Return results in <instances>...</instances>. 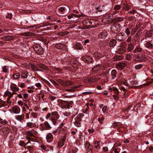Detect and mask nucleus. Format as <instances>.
Listing matches in <instances>:
<instances>
[{
	"label": "nucleus",
	"instance_id": "69168bd1",
	"mask_svg": "<svg viewBox=\"0 0 153 153\" xmlns=\"http://www.w3.org/2000/svg\"><path fill=\"white\" fill-rule=\"evenodd\" d=\"M2 71L5 73L7 72V66H5L3 67L2 69Z\"/></svg>",
	"mask_w": 153,
	"mask_h": 153
},
{
	"label": "nucleus",
	"instance_id": "e2e57ef3",
	"mask_svg": "<svg viewBox=\"0 0 153 153\" xmlns=\"http://www.w3.org/2000/svg\"><path fill=\"white\" fill-rule=\"evenodd\" d=\"M108 109V108L106 105H104L102 108V110L103 112H105Z\"/></svg>",
	"mask_w": 153,
	"mask_h": 153
},
{
	"label": "nucleus",
	"instance_id": "f704fd0d",
	"mask_svg": "<svg viewBox=\"0 0 153 153\" xmlns=\"http://www.w3.org/2000/svg\"><path fill=\"white\" fill-rule=\"evenodd\" d=\"M145 46L149 48L152 49L153 48V45L149 42H147L145 45Z\"/></svg>",
	"mask_w": 153,
	"mask_h": 153
},
{
	"label": "nucleus",
	"instance_id": "37998d69",
	"mask_svg": "<svg viewBox=\"0 0 153 153\" xmlns=\"http://www.w3.org/2000/svg\"><path fill=\"white\" fill-rule=\"evenodd\" d=\"M27 145V144H26V143H25L24 142L23 140H21L20 141V142H19V145L20 146H22L23 147H25Z\"/></svg>",
	"mask_w": 153,
	"mask_h": 153
},
{
	"label": "nucleus",
	"instance_id": "0e129e2a",
	"mask_svg": "<svg viewBox=\"0 0 153 153\" xmlns=\"http://www.w3.org/2000/svg\"><path fill=\"white\" fill-rule=\"evenodd\" d=\"M132 58L131 55L130 54H128L126 56V59L127 60H130Z\"/></svg>",
	"mask_w": 153,
	"mask_h": 153
},
{
	"label": "nucleus",
	"instance_id": "ddd939ff",
	"mask_svg": "<svg viewBox=\"0 0 153 153\" xmlns=\"http://www.w3.org/2000/svg\"><path fill=\"white\" fill-rule=\"evenodd\" d=\"M61 82H62V85L65 87H67V86H71L74 85V83L69 81L66 80L64 82L62 80Z\"/></svg>",
	"mask_w": 153,
	"mask_h": 153
},
{
	"label": "nucleus",
	"instance_id": "49530a36",
	"mask_svg": "<svg viewBox=\"0 0 153 153\" xmlns=\"http://www.w3.org/2000/svg\"><path fill=\"white\" fill-rule=\"evenodd\" d=\"M73 104V101H70L68 102L67 104V106L68 108H70V107H72Z\"/></svg>",
	"mask_w": 153,
	"mask_h": 153
},
{
	"label": "nucleus",
	"instance_id": "393cba45",
	"mask_svg": "<svg viewBox=\"0 0 153 153\" xmlns=\"http://www.w3.org/2000/svg\"><path fill=\"white\" fill-rule=\"evenodd\" d=\"M87 146H88V148L87 149L86 153H91L92 150V147L91 146L89 143H87Z\"/></svg>",
	"mask_w": 153,
	"mask_h": 153
},
{
	"label": "nucleus",
	"instance_id": "423d86ee",
	"mask_svg": "<svg viewBox=\"0 0 153 153\" xmlns=\"http://www.w3.org/2000/svg\"><path fill=\"white\" fill-rule=\"evenodd\" d=\"M126 36L123 33H119L116 36V38L117 40L120 41L124 40L126 39Z\"/></svg>",
	"mask_w": 153,
	"mask_h": 153
},
{
	"label": "nucleus",
	"instance_id": "c03bdc74",
	"mask_svg": "<svg viewBox=\"0 0 153 153\" xmlns=\"http://www.w3.org/2000/svg\"><path fill=\"white\" fill-rule=\"evenodd\" d=\"M11 89L14 91H17L19 90V88L18 87H16V86H12L11 87Z\"/></svg>",
	"mask_w": 153,
	"mask_h": 153
},
{
	"label": "nucleus",
	"instance_id": "c756f323",
	"mask_svg": "<svg viewBox=\"0 0 153 153\" xmlns=\"http://www.w3.org/2000/svg\"><path fill=\"white\" fill-rule=\"evenodd\" d=\"M27 126L30 128H32L36 126L35 123L32 122H28L27 123Z\"/></svg>",
	"mask_w": 153,
	"mask_h": 153
},
{
	"label": "nucleus",
	"instance_id": "bb28decb",
	"mask_svg": "<svg viewBox=\"0 0 153 153\" xmlns=\"http://www.w3.org/2000/svg\"><path fill=\"white\" fill-rule=\"evenodd\" d=\"M79 86H73L70 89H66V91L70 92H73L75 91V89L77 88Z\"/></svg>",
	"mask_w": 153,
	"mask_h": 153
},
{
	"label": "nucleus",
	"instance_id": "3c124183",
	"mask_svg": "<svg viewBox=\"0 0 153 153\" xmlns=\"http://www.w3.org/2000/svg\"><path fill=\"white\" fill-rule=\"evenodd\" d=\"M12 14L11 13H8L7 15L6 16V18L7 19H11L12 18Z\"/></svg>",
	"mask_w": 153,
	"mask_h": 153
},
{
	"label": "nucleus",
	"instance_id": "72a5a7b5",
	"mask_svg": "<svg viewBox=\"0 0 153 153\" xmlns=\"http://www.w3.org/2000/svg\"><path fill=\"white\" fill-rule=\"evenodd\" d=\"M94 143L95 144L94 146L96 149H99L100 148V142L99 141H95Z\"/></svg>",
	"mask_w": 153,
	"mask_h": 153
},
{
	"label": "nucleus",
	"instance_id": "4d7b16f0",
	"mask_svg": "<svg viewBox=\"0 0 153 153\" xmlns=\"http://www.w3.org/2000/svg\"><path fill=\"white\" fill-rule=\"evenodd\" d=\"M142 51V49L139 47H137L135 49L134 51L135 52H140Z\"/></svg>",
	"mask_w": 153,
	"mask_h": 153
},
{
	"label": "nucleus",
	"instance_id": "e433bc0d",
	"mask_svg": "<svg viewBox=\"0 0 153 153\" xmlns=\"http://www.w3.org/2000/svg\"><path fill=\"white\" fill-rule=\"evenodd\" d=\"M68 31L62 32L58 33L57 35L59 36H63L69 34Z\"/></svg>",
	"mask_w": 153,
	"mask_h": 153
},
{
	"label": "nucleus",
	"instance_id": "0eeeda50",
	"mask_svg": "<svg viewBox=\"0 0 153 153\" xmlns=\"http://www.w3.org/2000/svg\"><path fill=\"white\" fill-rule=\"evenodd\" d=\"M40 126H41L42 129L43 130H49L51 128V127L47 121H45L43 124H40Z\"/></svg>",
	"mask_w": 153,
	"mask_h": 153
},
{
	"label": "nucleus",
	"instance_id": "dca6fc26",
	"mask_svg": "<svg viewBox=\"0 0 153 153\" xmlns=\"http://www.w3.org/2000/svg\"><path fill=\"white\" fill-rule=\"evenodd\" d=\"M1 39L4 41H10L13 40L14 37L10 35L5 36L1 38Z\"/></svg>",
	"mask_w": 153,
	"mask_h": 153
},
{
	"label": "nucleus",
	"instance_id": "1a4fd4ad",
	"mask_svg": "<svg viewBox=\"0 0 153 153\" xmlns=\"http://www.w3.org/2000/svg\"><path fill=\"white\" fill-rule=\"evenodd\" d=\"M126 46L127 45H122L120 46H119L118 48V52L119 53H123L126 52Z\"/></svg>",
	"mask_w": 153,
	"mask_h": 153
},
{
	"label": "nucleus",
	"instance_id": "cd10ccee",
	"mask_svg": "<svg viewBox=\"0 0 153 153\" xmlns=\"http://www.w3.org/2000/svg\"><path fill=\"white\" fill-rule=\"evenodd\" d=\"M94 57L97 59H100L101 57V54L98 51L95 52L94 54Z\"/></svg>",
	"mask_w": 153,
	"mask_h": 153
},
{
	"label": "nucleus",
	"instance_id": "13d9d810",
	"mask_svg": "<svg viewBox=\"0 0 153 153\" xmlns=\"http://www.w3.org/2000/svg\"><path fill=\"white\" fill-rule=\"evenodd\" d=\"M69 64H71L72 66L75 69L76 68H77V66L76 65V62H70Z\"/></svg>",
	"mask_w": 153,
	"mask_h": 153
},
{
	"label": "nucleus",
	"instance_id": "20e7f679",
	"mask_svg": "<svg viewBox=\"0 0 153 153\" xmlns=\"http://www.w3.org/2000/svg\"><path fill=\"white\" fill-rule=\"evenodd\" d=\"M111 29L114 33H117L120 31L121 27L119 24H113L111 26Z\"/></svg>",
	"mask_w": 153,
	"mask_h": 153
},
{
	"label": "nucleus",
	"instance_id": "6ab92c4d",
	"mask_svg": "<svg viewBox=\"0 0 153 153\" xmlns=\"http://www.w3.org/2000/svg\"><path fill=\"white\" fill-rule=\"evenodd\" d=\"M127 48H126V51L130 52L134 48V45L131 43H129L128 44Z\"/></svg>",
	"mask_w": 153,
	"mask_h": 153
},
{
	"label": "nucleus",
	"instance_id": "de8ad7c7",
	"mask_svg": "<svg viewBox=\"0 0 153 153\" xmlns=\"http://www.w3.org/2000/svg\"><path fill=\"white\" fill-rule=\"evenodd\" d=\"M62 63L64 64H69L70 63V62L68 61V60L66 59H62Z\"/></svg>",
	"mask_w": 153,
	"mask_h": 153
},
{
	"label": "nucleus",
	"instance_id": "f8f14e48",
	"mask_svg": "<svg viewBox=\"0 0 153 153\" xmlns=\"http://www.w3.org/2000/svg\"><path fill=\"white\" fill-rule=\"evenodd\" d=\"M107 35V32L106 31H103L99 34L98 37L101 39H105L106 38Z\"/></svg>",
	"mask_w": 153,
	"mask_h": 153
},
{
	"label": "nucleus",
	"instance_id": "a19ab883",
	"mask_svg": "<svg viewBox=\"0 0 153 153\" xmlns=\"http://www.w3.org/2000/svg\"><path fill=\"white\" fill-rule=\"evenodd\" d=\"M131 30V28H127L125 29V33L127 35H129L130 33V30Z\"/></svg>",
	"mask_w": 153,
	"mask_h": 153
},
{
	"label": "nucleus",
	"instance_id": "79ce46f5",
	"mask_svg": "<svg viewBox=\"0 0 153 153\" xmlns=\"http://www.w3.org/2000/svg\"><path fill=\"white\" fill-rule=\"evenodd\" d=\"M143 65L142 64H139L136 65L135 66V68L137 70H139L141 69L143 67Z\"/></svg>",
	"mask_w": 153,
	"mask_h": 153
},
{
	"label": "nucleus",
	"instance_id": "58836bf2",
	"mask_svg": "<svg viewBox=\"0 0 153 153\" xmlns=\"http://www.w3.org/2000/svg\"><path fill=\"white\" fill-rule=\"evenodd\" d=\"M26 135L28 136V137H35V136L34 135L33 133L31 131H26Z\"/></svg>",
	"mask_w": 153,
	"mask_h": 153
},
{
	"label": "nucleus",
	"instance_id": "6e6d98bb",
	"mask_svg": "<svg viewBox=\"0 0 153 153\" xmlns=\"http://www.w3.org/2000/svg\"><path fill=\"white\" fill-rule=\"evenodd\" d=\"M20 76L19 74V73H16L13 75V77L14 79H19Z\"/></svg>",
	"mask_w": 153,
	"mask_h": 153
},
{
	"label": "nucleus",
	"instance_id": "f3484780",
	"mask_svg": "<svg viewBox=\"0 0 153 153\" xmlns=\"http://www.w3.org/2000/svg\"><path fill=\"white\" fill-rule=\"evenodd\" d=\"M126 64L123 62H119L116 65V68L119 70H121L126 66Z\"/></svg>",
	"mask_w": 153,
	"mask_h": 153
},
{
	"label": "nucleus",
	"instance_id": "c85d7f7f",
	"mask_svg": "<svg viewBox=\"0 0 153 153\" xmlns=\"http://www.w3.org/2000/svg\"><path fill=\"white\" fill-rule=\"evenodd\" d=\"M123 58L122 56L118 55L114 57V61H118L123 59Z\"/></svg>",
	"mask_w": 153,
	"mask_h": 153
},
{
	"label": "nucleus",
	"instance_id": "473e14b6",
	"mask_svg": "<svg viewBox=\"0 0 153 153\" xmlns=\"http://www.w3.org/2000/svg\"><path fill=\"white\" fill-rule=\"evenodd\" d=\"M52 115H53L56 119H58L59 117V116L58 112L56 111H54L51 113Z\"/></svg>",
	"mask_w": 153,
	"mask_h": 153
},
{
	"label": "nucleus",
	"instance_id": "a18cd8bd",
	"mask_svg": "<svg viewBox=\"0 0 153 153\" xmlns=\"http://www.w3.org/2000/svg\"><path fill=\"white\" fill-rule=\"evenodd\" d=\"M58 10L62 14L64 13L65 10V8L64 7H60L58 8Z\"/></svg>",
	"mask_w": 153,
	"mask_h": 153
},
{
	"label": "nucleus",
	"instance_id": "603ef678",
	"mask_svg": "<svg viewBox=\"0 0 153 153\" xmlns=\"http://www.w3.org/2000/svg\"><path fill=\"white\" fill-rule=\"evenodd\" d=\"M7 123V121L6 120H3L1 119L0 118V124L2 125H4Z\"/></svg>",
	"mask_w": 153,
	"mask_h": 153
},
{
	"label": "nucleus",
	"instance_id": "f257e3e1",
	"mask_svg": "<svg viewBox=\"0 0 153 153\" xmlns=\"http://www.w3.org/2000/svg\"><path fill=\"white\" fill-rule=\"evenodd\" d=\"M96 22L94 20L88 19L83 21V23L86 28H91L95 26Z\"/></svg>",
	"mask_w": 153,
	"mask_h": 153
},
{
	"label": "nucleus",
	"instance_id": "bf43d9fd",
	"mask_svg": "<svg viewBox=\"0 0 153 153\" xmlns=\"http://www.w3.org/2000/svg\"><path fill=\"white\" fill-rule=\"evenodd\" d=\"M6 102L0 99V106H2L6 105Z\"/></svg>",
	"mask_w": 153,
	"mask_h": 153
},
{
	"label": "nucleus",
	"instance_id": "ea45409f",
	"mask_svg": "<svg viewBox=\"0 0 153 153\" xmlns=\"http://www.w3.org/2000/svg\"><path fill=\"white\" fill-rule=\"evenodd\" d=\"M124 6L123 7V9L125 10H128L131 9V7L130 5L126 4H124Z\"/></svg>",
	"mask_w": 153,
	"mask_h": 153
},
{
	"label": "nucleus",
	"instance_id": "7c9ffc66",
	"mask_svg": "<svg viewBox=\"0 0 153 153\" xmlns=\"http://www.w3.org/2000/svg\"><path fill=\"white\" fill-rule=\"evenodd\" d=\"M28 74V73L27 71H23L21 74L22 77L23 78H26L27 77Z\"/></svg>",
	"mask_w": 153,
	"mask_h": 153
},
{
	"label": "nucleus",
	"instance_id": "4468645a",
	"mask_svg": "<svg viewBox=\"0 0 153 153\" xmlns=\"http://www.w3.org/2000/svg\"><path fill=\"white\" fill-rule=\"evenodd\" d=\"M65 141V137H62L60 139L58 142V146L59 148H61L64 145V143Z\"/></svg>",
	"mask_w": 153,
	"mask_h": 153
},
{
	"label": "nucleus",
	"instance_id": "5701e85b",
	"mask_svg": "<svg viewBox=\"0 0 153 153\" xmlns=\"http://www.w3.org/2000/svg\"><path fill=\"white\" fill-rule=\"evenodd\" d=\"M117 43L116 40L114 39H111L109 42V45L111 47H114Z\"/></svg>",
	"mask_w": 153,
	"mask_h": 153
},
{
	"label": "nucleus",
	"instance_id": "4c0bfd02",
	"mask_svg": "<svg viewBox=\"0 0 153 153\" xmlns=\"http://www.w3.org/2000/svg\"><path fill=\"white\" fill-rule=\"evenodd\" d=\"M15 118L16 120L18 121H22L24 119V118L21 115H18L15 116Z\"/></svg>",
	"mask_w": 153,
	"mask_h": 153
},
{
	"label": "nucleus",
	"instance_id": "4be33fe9",
	"mask_svg": "<svg viewBox=\"0 0 153 153\" xmlns=\"http://www.w3.org/2000/svg\"><path fill=\"white\" fill-rule=\"evenodd\" d=\"M55 47L58 49H63L65 47L64 45L61 43L57 44L55 45Z\"/></svg>",
	"mask_w": 153,
	"mask_h": 153
},
{
	"label": "nucleus",
	"instance_id": "052dcab7",
	"mask_svg": "<svg viewBox=\"0 0 153 153\" xmlns=\"http://www.w3.org/2000/svg\"><path fill=\"white\" fill-rule=\"evenodd\" d=\"M37 113L35 112H32L31 113V115L33 118H37Z\"/></svg>",
	"mask_w": 153,
	"mask_h": 153
},
{
	"label": "nucleus",
	"instance_id": "9b49d317",
	"mask_svg": "<svg viewBox=\"0 0 153 153\" xmlns=\"http://www.w3.org/2000/svg\"><path fill=\"white\" fill-rule=\"evenodd\" d=\"M136 57L137 60L139 61H144L146 59L145 55L141 53L139 54Z\"/></svg>",
	"mask_w": 153,
	"mask_h": 153
},
{
	"label": "nucleus",
	"instance_id": "39448f33",
	"mask_svg": "<svg viewBox=\"0 0 153 153\" xmlns=\"http://www.w3.org/2000/svg\"><path fill=\"white\" fill-rule=\"evenodd\" d=\"M82 59L85 63L88 64L91 63L93 61V59L92 57L87 55L82 56Z\"/></svg>",
	"mask_w": 153,
	"mask_h": 153
},
{
	"label": "nucleus",
	"instance_id": "aec40b11",
	"mask_svg": "<svg viewBox=\"0 0 153 153\" xmlns=\"http://www.w3.org/2000/svg\"><path fill=\"white\" fill-rule=\"evenodd\" d=\"M117 73V72L115 70L113 69L112 70L111 73V75L112 77L111 80L114 79L116 77Z\"/></svg>",
	"mask_w": 153,
	"mask_h": 153
},
{
	"label": "nucleus",
	"instance_id": "6e6552de",
	"mask_svg": "<svg viewBox=\"0 0 153 153\" xmlns=\"http://www.w3.org/2000/svg\"><path fill=\"white\" fill-rule=\"evenodd\" d=\"M74 125L77 127H80L81 126V121L82 119L79 116H77L74 119Z\"/></svg>",
	"mask_w": 153,
	"mask_h": 153
},
{
	"label": "nucleus",
	"instance_id": "2f4dec72",
	"mask_svg": "<svg viewBox=\"0 0 153 153\" xmlns=\"http://www.w3.org/2000/svg\"><path fill=\"white\" fill-rule=\"evenodd\" d=\"M120 83L125 85L128 86V84L127 82V81L124 78H122L120 80Z\"/></svg>",
	"mask_w": 153,
	"mask_h": 153
},
{
	"label": "nucleus",
	"instance_id": "f03ea898",
	"mask_svg": "<svg viewBox=\"0 0 153 153\" xmlns=\"http://www.w3.org/2000/svg\"><path fill=\"white\" fill-rule=\"evenodd\" d=\"M33 49L36 53L39 55H42L44 53V49L39 45H35L33 47Z\"/></svg>",
	"mask_w": 153,
	"mask_h": 153
},
{
	"label": "nucleus",
	"instance_id": "c9c22d12",
	"mask_svg": "<svg viewBox=\"0 0 153 153\" xmlns=\"http://www.w3.org/2000/svg\"><path fill=\"white\" fill-rule=\"evenodd\" d=\"M38 65L40 68L43 69L44 70H48V68L47 67L43 64L39 63Z\"/></svg>",
	"mask_w": 153,
	"mask_h": 153
},
{
	"label": "nucleus",
	"instance_id": "8fccbe9b",
	"mask_svg": "<svg viewBox=\"0 0 153 153\" xmlns=\"http://www.w3.org/2000/svg\"><path fill=\"white\" fill-rule=\"evenodd\" d=\"M113 90L116 94L118 95L119 94V91L118 89L116 88L115 87H114L113 88Z\"/></svg>",
	"mask_w": 153,
	"mask_h": 153
},
{
	"label": "nucleus",
	"instance_id": "338daca9",
	"mask_svg": "<svg viewBox=\"0 0 153 153\" xmlns=\"http://www.w3.org/2000/svg\"><path fill=\"white\" fill-rule=\"evenodd\" d=\"M10 93V92L9 91H5L4 93V97L9 96Z\"/></svg>",
	"mask_w": 153,
	"mask_h": 153
},
{
	"label": "nucleus",
	"instance_id": "b1692460",
	"mask_svg": "<svg viewBox=\"0 0 153 153\" xmlns=\"http://www.w3.org/2000/svg\"><path fill=\"white\" fill-rule=\"evenodd\" d=\"M113 15H112V13H110L109 14L106 15L104 17V19H103V21H104L105 18V19L108 18V19H107L108 21H109L111 19H112Z\"/></svg>",
	"mask_w": 153,
	"mask_h": 153
},
{
	"label": "nucleus",
	"instance_id": "412c9836",
	"mask_svg": "<svg viewBox=\"0 0 153 153\" xmlns=\"http://www.w3.org/2000/svg\"><path fill=\"white\" fill-rule=\"evenodd\" d=\"M53 137V135L51 133H49L46 137V139L47 142L48 143H51L52 141L51 139Z\"/></svg>",
	"mask_w": 153,
	"mask_h": 153
},
{
	"label": "nucleus",
	"instance_id": "a211bd4d",
	"mask_svg": "<svg viewBox=\"0 0 153 153\" xmlns=\"http://www.w3.org/2000/svg\"><path fill=\"white\" fill-rule=\"evenodd\" d=\"M124 18L123 17H120L114 18L112 19V21L115 22H119L123 21Z\"/></svg>",
	"mask_w": 153,
	"mask_h": 153
},
{
	"label": "nucleus",
	"instance_id": "09e8293b",
	"mask_svg": "<svg viewBox=\"0 0 153 153\" xmlns=\"http://www.w3.org/2000/svg\"><path fill=\"white\" fill-rule=\"evenodd\" d=\"M76 47L77 48L80 50L82 48V46L81 44L77 43L76 45Z\"/></svg>",
	"mask_w": 153,
	"mask_h": 153
},
{
	"label": "nucleus",
	"instance_id": "774afa93",
	"mask_svg": "<svg viewBox=\"0 0 153 153\" xmlns=\"http://www.w3.org/2000/svg\"><path fill=\"white\" fill-rule=\"evenodd\" d=\"M63 114L66 116H68L70 115V113L68 112H65L63 113Z\"/></svg>",
	"mask_w": 153,
	"mask_h": 153
},
{
	"label": "nucleus",
	"instance_id": "9d476101",
	"mask_svg": "<svg viewBox=\"0 0 153 153\" xmlns=\"http://www.w3.org/2000/svg\"><path fill=\"white\" fill-rule=\"evenodd\" d=\"M102 68V67L100 65H97L93 67L91 70V72L96 73L100 71Z\"/></svg>",
	"mask_w": 153,
	"mask_h": 153
},
{
	"label": "nucleus",
	"instance_id": "864d4df0",
	"mask_svg": "<svg viewBox=\"0 0 153 153\" xmlns=\"http://www.w3.org/2000/svg\"><path fill=\"white\" fill-rule=\"evenodd\" d=\"M121 6L120 5H116L114 6V9L115 10H119L120 9Z\"/></svg>",
	"mask_w": 153,
	"mask_h": 153
},
{
	"label": "nucleus",
	"instance_id": "2eb2a0df",
	"mask_svg": "<svg viewBox=\"0 0 153 153\" xmlns=\"http://www.w3.org/2000/svg\"><path fill=\"white\" fill-rule=\"evenodd\" d=\"M12 111L15 114H18L20 112V108L18 105H15L13 107Z\"/></svg>",
	"mask_w": 153,
	"mask_h": 153
},
{
	"label": "nucleus",
	"instance_id": "680f3d73",
	"mask_svg": "<svg viewBox=\"0 0 153 153\" xmlns=\"http://www.w3.org/2000/svg\"><path fill=\"white\" fill-rule=\"evenodd\" d=\"M104 119V118L103 117L101 118L99 117L98 119V121L100 123L102 124L103 123Z\"/></svg>",
	"mask_w": 153,
	"mask_h": 153
},
{
	"label": "nucleus",
	"instance_id": "7ed1b4c3",
	"mask_svg": "<svg viewBox=\"0 0 153 153\" xmlns=\"http://www.w3.org/2000/svg\"><path fill=\"white\" fill-rule=\"evenodd\" d=\"M104 75L102 74H99L95 77H89L87 78L88 81L90 83H93L99 80L101 78L100 77H103Z\"/></svg>",
	"mask_w": 153,
	"mask_h": 153
},
{
	"label": "nucleus",
	"instance_id": "5fc2aeb1",
	"mask_svg": "<svg viewBox=\"0 0 153 153\" xmlns=\"http://www.w3.org/2000/svg\"><path fill=\"white\" fill-rule=\"evenodd\" d=\"M25 138L27 140H28V142L26 143V144L27 145V144L30 143H31L30 140L32 139L30 137L28 136H26Z\"/></svg>",
	"mask_w": 153,
	"mask_h": 153
},
{
	"label": "nucleus",
	"instance_id": "a878e982",
	"mask_svg": "<svg viewBox=\"0 0 153 153\" xmlns=\"http://www.w3.org/2000/svg\"><path fill=\"white\" fill-rule=\"evenodd\" d=\"M116 145V144H115L114 146H113V150L114 151V152L115 153H119L120 152V148L118 147L120 146L118 145L117 146V148H115V146Z\"/></svg>",
	"mask_w": 153,
	"mask_h": 153
}]
</instances>
